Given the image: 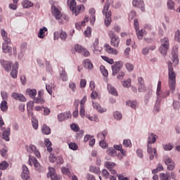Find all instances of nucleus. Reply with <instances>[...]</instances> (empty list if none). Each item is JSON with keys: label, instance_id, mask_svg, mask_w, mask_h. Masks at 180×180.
<instances>
[{"label": "nucleus", "instance_id": "nucleus-60", "mask_svg": "<svg viewBox=\"0 0 180 180\" xmlns=\"http://www.w3.org/2000/svg\"><path fill=\"white\" fill-rule=\"evenodd\" d=\"M146 91H147V87L146 86V84H141L138 87L139 92H146Z\"/></svg>", "mask_w": 180, "mask_h": 180}, {"label": "nucleus", "instance_id": "nucleus-58", "mask_svg": "<svg viewBox=\"0 0 180 180\" xmlns=\"http://www.w3.org/2000/svg\"><path fill=\"white\" fill-rule=\"evenodd\" d=\"M101 58H103V60H104V61H106V63H108V64H114L115 60H113V59L112 58H108V56H101Z\"/></svg>", "mask_w": 180, "mask_h": 180}, {"label": "nucleus", "instance_id": "nucleus-6", "mask_svg": "<svg viewBox=\"0 0 180 180\" xmlns=\"http://www.w3.org/2000/svg\"><path fill=\"white\" fill-rule=\"evenodd\" d=\"M161 46L159 48V51L162 56H167V51L169 49V39L168 37H165L160 40Z\"/></svg>", "mask_w": 180, "mask_h": 180}, {"label": "nucleus", "instance_id": "nucleus-59", "mask_svg": "<svg viewBox=\"0 0 180 180\" xmlns=\"http://www.w3.org/2000/svg\"><path fill=\"white\" fill-rule=\"evenodd\" d=\"M124 147H131V141L130 139H124L123 141Z\"/></svg>", "mask_w": 180, "mask_h": 180}, {"label": "nucleus", "instance_id": "nucleus-61", "mask_svg": "<svg viewBox=\"0 0 180 180\" xmlns=\"http://www.w3.org/2000/svg\"><path fill=\"white\" fill-rule=\"evenodd\" d=\"M75 50L77 53H82V51L84 50V48L79 44H75Z\"/></svg>", "mask_w": 180, "mask_h": 180}, {"label": "nucleus", "instance_id": "nucleus-31", "mask_svg": "<svg viewBox=\"0 0 180 180\" xmlns=\"http://www.w3.org/2000/svg\"><path fill=\"white\" fill-rule=\"evenodd\" d=\"M46 32H47V27H43L42 28H40L39 32L38 33V37L39 39H44V37H46Z\"/></svg>", "mask_w": 180, "mask_h": 180}, {"label": "nucleus", "instance_id": "nucleus-17", "mask_svg": "<svg viewBox=\"0 0 180 180\" xmlns=\"http://www.w3.org/2000/svg\"><path fill=\"white\" fill-rule=\"evenodd\" d=\"M18 70H19V63L15 62L12 66L11 76L12 78H18Z\"/></svg>", "mask_w": 180, "mask_h": 180}, {"label": "nucleus", "instance_id": "nucleus-8", "mask_svg": "<svg viewBox=\"0 0 180 180\" xmlns=\"http://www.w3.org/2000/svg\"><path fill=\"white\" fill-rule=\"evenodd\" d=\"M108 37L110 40V45L112 46V47H119V44H120V39H119V37H117L113 31L108 32Z\"/></svg>", "mask_w": 180, "mask_h": 180}, {"label": "nucleus", "instance_id": "nucleus-55", "mask_svg": "<svg viewBox=\"0 0 180 180\" xmlns=\"http://www.w3.org/2000/svg\"><path fill=\"white\" fill-rule=\"evenodd\" d=\"M32 127L35 130H37L38 127H39V122L37 121V120H36V118H32Z\"/></svg>", "mask_w": 180, "mask_h": 180}, {"label": "nucleus", "instance_id": "nucleus-11", "mask_svg": "<svg viewBox=\"0 0 180 180\" xmlns=\"http://www.w3.org/2000/svg\"><path fill=\"white\" fill-rule=\"evenodd\" d=\"M49 173L47 174V178H51V180H61V176L56 174V169L53 167H49Z\"/></svg>", "mask_w": 180, "mask_h": 180}, {"label": "nucleus", "instance_id": "nucleus-20", "mask_svg": "<svg viewBox=\"0 0 180 180\" xmlns=\"http://www.w3.org/2000/svg\"><path fill=\"white\" fill-rule=\"evenodd\" d=\"M62 70H60L59 75L60 79L63 82L68 81V75H67V72H65V69L64 68L60 67Z\"/></svg>", "mask_w": 180, "mask_h": 180}, {"label": "nucleus", "instance_id": "nucleus-48", "mask_svg": "<svg viewBox=\"0 0 180 180\" xmlns=\"http://www.w3.org/2000/svg\"><path fill=\"white\" fill-rule=\"evenodd\" d=\"M113 116L116 120H122V118L123 117V115L119 111L114 112Z\"/></svg>", "mask_w": 180, "mask_h": 180}, {"label": "nucleus", "instance_id": "nucleus-18", "mask_svg": "<svg viewBox=\"0 0 180 180\" xmlns=\"http://www.w3.org/2000/svg\"><path fill=\"white\" fill-rule=\"evenodd\" d=\"M93 47L94 53H95V54H101V51H102V47L99 46V39H95Z\"/></svg>", "mask_w": 180, "mask_h": 180}, {"label": "nucleus", "instance_id": "nucleus-47", "mask_svg": "<svg viewBox=\"0 0 180 180\" xmlns=\"http://www.w3.org/2000/svg\"><path fill=\"white\" fill-rule=\"evenodd\" d=\"M1 157L6 158L8 157V148L4 147L0 150Z\"/></svg>", "mask_w": 180, "mask_h": 180}, {"label": "nucleus", "instance_id": "nucleus-3", "mask_svg": "<svg viewBox=\"0 0 180 180\" xmlns=\"http://www.w3.org/2000/svg\"><path fill=\"white\" fill-rule=\"evenodd\" d=\"M168 75H169V87L172 94L175 92L176 86V74L174 72V68L171 61L168 62Z\"/></svg>", "mask_w": 180, "mask_h": 180}, {"label": "nucleus", "instance_id": "nucleus-30", "mask_svg": "<svg viewBox=\"0 0 180 180\" xmlns=\"http://www.w3.org/2000/svg\"><path fill=\"white\" fill-rule=\"evenodd\" d=\"M9 136H11V129L8 128L3 132L2 139L6 141H9Z\"/></svg>", "mask_w": 180, "mask_h": 180}, {"label": "nucleus", "instance_id": "nucleus-33", "mask_svg": "<svg viewBox=\"0 0 180 180\" xmlns=\"http://www.w3.org/2000/svg\"><path fill=\"white\" fill-rule=\"evenodd\" d=\"M84 68H87V70H92V68H94V65L89 59H86L84 61Z\"/></svg>", "mask_w": 180, "mask_h": 180}, {"label": "nucleus", "instance_id": "nucleus-46", "mask_svg": "<svg viewBox=\"0 0 180 180\" xmlns=\"http://www.w3.org/2000/svg\"><path fill=\"white\" fill-rule=\"evenodd\" d=\"M90 172H94V174H97L99 175L101 174V171L99 170V167L95 166H90L89 167Z\"/></svg>", "mask_w": 180, "mask_h": 180}, {"label": "nucleus", "instance_id": "nucleus-2", "mask_svg": "<svg viewBox=\"0 0 180 180\" xmlns=\"http://www.w3.org/2000/svg\"><path fill=\"white\" fill-rule=\"evenodd\" d=\"M51 13L56 20H58L60 25L64 24V20H66V22H68L69 20L68 16L61 13V8L55 4H52L51 6Z\"/></svg>", "mask_w": 180, "mask_h": 180}, {"label": "nucleus", "instance_id": "nucleus-29", "mask_svg": "<svg viewBox=\"0 0 180 180\" xmlns=\"http://www.w3.org/2000/svg\"><path fill=\"white\" fill-rule=\"evenodd\" d=\"M136 33L139 40H141L144 35L147 34V31L146 30H136Z\"/></svg>", "mask_w": 180, "mask_h": 180}, {"label": "nucleus", "instance_id": "nucleus-4", "mask_svg": "<svg viewBox=\"0 0 180 180\" xmlns=\"http://www.w3.org/2000/svg\"><path fill=\"white\" fill-rule=\"evenodd\" d=\"M156 95L157 99L154 105V111L158 113L161 110V101L164 99V91L161 90V81L158 83Z\"/></svg>", "mask_w": 180, "mask_h": 180}, {"label": "nucleus", "instance_id": "nucleus-64", "mask_svg": "<svg viewBox=\"0 0 180 180\" xmlns=\"http://www.w3.org/2000/svg\"><path fill=\"white\" fill-rule=\"evenodd\" d=\"M173 108L174 110H179L180 109V103L179 101H174L173 102Z\"/></svg>", "mask_w": 180, "mask_h": 180}, {"label": "nucleus", "instance_id": "nucleus-5", "mask_svg": "<svg viewBox=\"0 0 180 180\" xmlns=\"http://www.w3.org/2000/svg\"><path fill=\"white\" fill-rule=\"evenodd\" d=\"M67 4L70 11L72 12V14L76 16L78 15V13H79L81 11H85V6L84 5L77 6V1H75V0H68Z\"/></svg>", "mask_w": 180, "mask_h": 180}, {"label": "nucleus", "instance_id": "nucleus-45", "mask_svg": "<svg viewBox=\"0 0 180 180\" xmlns=\"http://www.w3.org/2000/svg\"><path fill=\"white\" fill-rule=\"evenodd\" d=\"M163 161H164L165 165H167V166H168V165H169V164H172V162H174V160H172V158L168 157V155L164 156Z\"/></svg>", "mask_w": 180, "mask_h": 180}, {"label": "nucleus", "instance_id": "nucleus-42", "mask_svg": "<svg viewBox=\"0 0 180 180\" xmlns=\"http://www.w3.org/2000/svg\"><path fill=\"white\" fill-rule=\"evenodd\" d=\"M167 8L169 11H174L175 9V3L172 0H167Z\"/></svg>", "mask_w": 180, "mask_h": 180}, {"label": "nucleus", "instance_id": "nucleus-34", "mask_svg": "<svg viewBox=\"0 0 180 180\" xmlns=\"http://www.w3.org/2000/svg\"><path fill=\"white\" fill-rule=\"evenodd\" d=\"M1 34L4 41H7V43H11V39L8 37V33L6 32V31H5V30H1Z\"/></svg>", "mask_w": 180, "mask_h": 180}, {"label": "nucleus", "instance_id": "nucleus-15", "mask_svg": "<svg viewBox=\"0 0 180 180\" xmlns=\"http://www.w3.org/2000/svg\"><path fill=\"white\" fill-rule=\"evenodd\" d=\"M22 174H21V178L24 180H27L29 178H30V174L29 173V168H27V165H23L22 167Z\"/></svg>", "mask_w": 180, "mask_h": 180}, {"label": "nucleus", "instance_id": "nucleus-39", "mask_svg": "<svg viewBox=\"0 0 180 180\" xmlns=\"http://www.w3.org/2000/svg\"><path fill=\"white\" fill-rule=\"evenodd\" d=\"M160 180H171L169 172H167L166 173H161L160 174Z\"/></svg>", "mask_w": 180, "mask_h": 180}, {"label": "nucleus", "instance_id": "nucleus-57", "mask_svg": "<svg viewBox=\"0 0 180 180\" xmlns=\"http://www.w3.org/2000/svg\"><path fill=\"white\" fill-rule=\"evenodd\" d=\"M34 101L35 102V103H39L40 105L44 103V99H43L41 97H35L34 98Z\"/></svg>", "mask_w": 180, "mask_h": 180}, {"label": "nucleus", "instance_id": "nucleus-12", "mask_svg": "<svg viewBox=\"0 0 180 180\" xmlns=\"http://www.w3.org/2000/svg\"><path fill=\"white\" fill-rule=\"evenodd\" d=\"M172 60L174 65H178V64H179V59L178 58V48L176 46H174L172 49Z\"/></svg>", "mask_w": 180, "mask_h": 180}, {"label": "nucleus", "instance_id": "nucleus-19", "mask_svg": "<svg viewBox=\"0 0 180 180\" xmlns=\"http://www.w3.org/2000/svg\"><path fill=\"white\" fill-rule=\"evenodd\" d=\"M157 135L153 132H149L148 134V144H154L157 141Z\"/></svg>", "mask_w": 180, "mask_h": 180}, {"label": "nucleus", "instance_id": "nucleus-24", "mask_svg": "<svg viewBox=\"0 0 180 180\" xmlns=\"http://www.w3.org/2000/svg\"><path fill=\"white\" fill-rule=\"evenodd\" d=\"M105 51H107L108 54H112L113 56H117L118 54L116 49L112 48L109 44H105Z\"/></svg>", "mask_w": 180, "mask_h": 180}, {"label": "nucleus", "instance_id": "nucleus-7", "mask_svg": "<svg viewBox=\"0 0 180 180\" xmlns=\"http://www.w3.org/2000/svg\"><path fill=\"white\" fill-rule=\"evenodd\" d=\"M29 165H30L31 167L34 165L36 171H38L39 172L44 171V167L40 165V162H39V160H37V159H36V158H34V156H29Z\"/></svg>", "mask_w": 180, "mask_h": 180}, {"label": "nucleus", "instance_id": "nucleus-38", "mask_svg": "<svg viewBox=\"0 0 180 180\" xmlns=\"http://www.w3.org/2000/svg\"><path fill=\"white\" fill-rule=\"evenodd\" d=\"M106 136H108L107 129H105L101 133H98L97 134V137H98V139H100V140H105Z\"/></svg>", "mask_w": 180, "mask_h": 180}, {"label": "nucleus", "instance_id": "nucleus-10", "mask_svg": "<svg viewBox=\"0 0 180 180\" xmlns=\"http://www.w3.org/2000/svg\"><path fill=\"white\" fill-rule=\"evenodd\" d=\"M147 151L148 154H150L149 156V159L150 160H154V158L155 157L158 158V153H157V149L155 148H153V144L151 143H148L147 145Z\"/></svg>", "mask_w": 180, "mask_h": 180}, {"label": "nucleus", "instance_id": "nucleus-41", "mask_svg": "<svg viewBox=\"0 0 180 180\" xmlns=\"http://www.w3.org/2000/svg\"><path fill=\"white\" fill-rule=\"evenodd\" d=\"M26 148H27V153H29L30 154H32V153H34V151H36L37 150L36 146L33 144H30L28 146H27Z\"/></svg>", "mask_w": 180, "mask_h": 180}, {"label": "nucleus", "instance_id": "nucleus-43", "mask_svg": "<svg viewBox=\"0 0 180 180\" xmlns=\"http://www.w3.org/2000/svg\"><path fill=\"white\" fill-rule=\"evenodd\" d=\"M8 167H9V163H8V162L4 160L0 162V169L1 171H5V169H8Z\"/></svg>", "mask_w": 180, "mask_h": 180}, {"label": "nucleus", "instance_id": "nucleus-21", "mask_svg": "<svg viewBox=\"0 0 180 180\" xmlns=\"http://www.w3.org/2000/svg\"><path fill=\"white\" fill-rule=\"evenodd\" d=\"M92 103L94 109H96V111L98 112L99 113H105V112H106V108H102L100 103H98L94 101H93Z\"/></svg>", "mask_w": 180, "mask_h": 180}, {"label": "nucleus", "instance_id": "nucleus-62", "mask_svg": "<svg viewBox=\"0 0 180 180\" xmlns=\"http://www.w3.org/2000/svg\"><path fill=\"white\" fill-rule=\"evenodd\" d=\"M86 117H87L89 120H91V122H98V117L96 115H93V116L86 115Z\"/></svg>", "mask_w": 180, "mask_h": 180}, {"label": "nucleus", "instance_id": "nucleus-49", "mask_svg": "<svg viewBox=\"0 0 180 180\" xmlns=\"http://www.w3.org/2000/svg\"><path fill=\"white\" fill-rule=\"evenodd\" d=\"M100 71L101 72L103 77H108V75H109V73L108 72V70H106V68L103 65L100 66Z\"/></svg>", "mask_w": 180, "mask_h": 180}, {"label": "nucleus", "instance_id": "nucleus-37", "mask_svg": "<svg viewBox=\"0 0 180 180\" xmlns=\"http://www.w3.org/2000/svg\"><path fill=\"white\" fill-rule=\"evenodd\" d=\"M44 144L47 147V150L49 151V153H51V151H53V148H51V141H50V139H45Z\"/></svg>", "mask_w": 180, "mask_h": 180}, {"label": "nucleus", "instance_id": "nucleus-9", "mask_svg": "<svg viewBox=\"0 0 180 180\" xmlns=\"http://www.w3.org/2000/svg\"><path fill=\"white\" fill-rule=\"evenodd\" d=\"M122 68H123V62L122 61L115 62V64L111 66L112 71V75L113 77H116V75H117V72H119V71H120V70H122Z\"/></svg>", "mask_w": 180, "mask_h": 180}, {"label": "nucleus", "instance_id": "nucleus-40", "mask_svg": "<svg viewBox=\"0 0 180 180\" xmlns=\"http://www.w3.org/2000/svg\"><path fill=\"white\" fill-rule=\"evenodd\" d=\"M107 154L108 155H110L111 157H116L117 155V152H116V150L113 148H110L107 150Z\"/></svg>", "mask_w": 180, "mask_h": 180}, {"label": "nucleus", "instance_id": "nucleus-32", "mask_svg": "<svg viewBox=\"0 0 180 180\" xmlns=\"http://www.w3.org/2000/svg\"><path fill=\"white\" fill-rule=\"evenodd\" d=\"M8 102L2 101L0 103V109L1 112H8Z\"/></svg>", "mask_w": 180, "mask_h": 180}, {"label": "nucleus", "instance_id": "nucleus-35", "mask_svg": "<svg viewBox=\"0 0 180 180\" xmlns=\"http://www.w3.org/2000/svg\"><path fill=\"white\" fill-rule=\"evenodd\" d=\"M105 168L108 169L109 171H112L115 167H116V163L113 162H105L104 164Z\"/></svg>", "mask_w": 180, "mask_h": 180}, {"label": "nucleus", "instance_id": "nucleus-36", "mask_svg": "<svg viewBox=\"0 0 180 180\" xmlns=\"http://www.w3.org/2000/svg\"><path fill=\"white\" fill-rule=\"evenodd\" d=\"M41 130H42L43 134L49 135V134H51V129H50V127L46 124L43 125Z\"/></svg>", "mask_w": 180, "mask_h": 180}, {"label": "nucleus", "instance_id": "nucleus-63", "mask_svg": "<svg viewBox=\"0 0 180 180\" xmlns=\"http://www.w3.org/2000/svg\"><path fill=\"white\" fill-rule=\"evenodd\" d=\"M174 40L180 43V30H177L175 33Z\"/></svg>", "mask_w": 180, "mask_h": 180}, {"label": "nucleus", "instance_id": "nucleus-28", "mask_svg": "<svg viewBox=\"0 0 180 180\" xmlns=\"http://www.w3.org/2000/svg\"><path fill=\"white\" fill-rule=\"evenodd\" d=\"M26 94L27 96H30V98H32V99H34L36 98V95H37V91L34 89H28L26 91Z\"/></svg>", "mask_w": 180, "mask_h": 180}, {"label": "nucleus", "instance_id": "nucleus-26", "mask_svg": "<svg viewBox=\"0 0 180 180\" xmlns=\"http://www.w3.org/2000/svg\"><path fill=\"white\" fill-rule=\"evenodd\" d=\"M9 43L11 42L4 41L3 43L2 50L3 53H5L6 54H7V53H10L11 51H12V48L8 46Z\"/></svg>", "mask_w": 180, "mask_h": 180}, {"label": "nucleus", "instance_id": "nucleus-27", "mask_svg": "<svg viewBox=\"0 0 180 180\" xmlns=\"http://www.w3.org/2000/svg\"><path fill=\"white\" fill-rule=\"evenodd\" d=\"M89 12L90 15V23L91 25H94V23H95V20H96V18L95 17V8H90Z\"/></svg>", "mask_w": 180, "mask_h": 180}, {"label": "nucleus", "instance_id": "nucleus-53", "mask_svg": "<svg viewBox=\"0 0 180 180\" xmlns=\"http://www.w3.org/2000/svg\"><path fill=\"white\" fill-rule=\"evenodd\" d=\"M122 85L124 88H129L131 85V79H127V80L124 81Z\"/></svg>", "mask_w": 180, "mask_h": 180}, {"label": "nucleus", "instance_id": "nucleus-14", "mask_svg": "<svg viewBox=\"0 0 180 180\" xmlns=\"http://www.w3.org/2000/svg\"><path fill=\"white\" fill-rule=\"evenodd\" d=\"M0 64L7 72H9L11 70H12V63L10 61L5 60V59H1Z\"/></svg>", "mask_w": 180, "mask_h": 180}, {"label": "nucleus", "instance_id": "nucleus-51", "mask_svg": "<svg viewBox=\"0 0 180 180\" xmlns=\"http://www.w3.org/2000/svg\"><path fill=\"white\" fill-rule=\"evenodd\" d=\"M125 67H126L127 71H129V72H131V71H133V70H134V65H133V64H131L130 63H127L125 64Z\"/></svg>", "mask_w": 180, "mask_h": 180}, {"label": "nucleus", "instance_id": "nucleus-44", "mask_svg": "<svg viewBox=\"0 0 180 180\" xmlns=\"http://www.w3.org/2000/svg\"><path fill=\"white\" fill-rule=\"evenodd\" d=\"M68 34L65 32H64L63 30H60V32L59 33V37L62 41H65L67 40Z\"/></svg>", "mask_w": 180, "mask_h": 180}, {"label": "nucleus", "instance_id": "nucleus-56", "mask_svg": "<svg viewBox=\"0 0 180 180\" xmlns=\"http://www.w3.org/2000/svg\"><path fill=\"white\" fill-rule=\"evenodd\" d=\"M162 147L165 151H171L174 148V146L171 143L163 145Z\"/></svg>", "mask_w": 180, "mask_h": 180}, {"label": "nucleus", "instance_id": "nucleus-22", "mask_svg": "<svg viewBox=\"0 0 180 180\" xmlns=\"http://www.w3.org/2000/svg\"><path fill=\"white\" fill-rule=\"evenodd\" d=\"M127 106H129V108H131V109H134L136 110L137 108H139V102L137 101H126Z\"/></svg>", "mask_w": 180, "mask_h": 180}, {"label": "nucleus", "instance_id": "nucleus-52", "mask_svg": "<svg viewBox=\"0 0 180 180\" xmlns=\"http://www.w3.org/2000/svg\"><path fill=\"white\" fill-rule=\"evenodd\" d=\"M13 3L9 4V8L13 11H16V9H18V1H15L14 0H13Z\"/></svg>", "mask_w": 180, "mask_h": 180}, {"label": "nucleus", "instance_id": "nucleus-54", "mask_svg": "<svg viewBox=\"0 0 180 180\" xmlns=\"http://www.w3.org/2000/svg\"><path fill=\"white\" fill-rule=\"evenodd\" d=\"M69 148H70V150H73V151H77V150H78V145L75 143L71 142L69 143Z\"/></svg>", "mask_w": 180, "mask_h": 180}, {"label": "nucleus", "instance_id": "nucleus-50", "mask_svg": "<svg viewBox=\"0 0 180 180\" xmlns=\"http://www.w3.org/2000/svg\"><path fill=\"white\" fill-rule=\"evenodd\" d=\"M61 172L63 174H64L65 175H68V176H70V175H71V173L70 172V169L68 167H62Z\"/></svg>", "mask_w": 180, "mask_h": 180}, {"label": "nucleus", "instance_id": "nucleus-1", "mask_svg": "<svg viewBox=\"0 0 180 180\" xmlns=\"http://www.w3.org/2000/svg\"><path fill=\"white\" fill-rule=\"evenodd\" d=\"M110 5H112L113 8H115V9H117V8H120L121 4L120 3H117L115 5H113L112 0L105 1L102 13L103 15L105 16L104 23L106 27H109V26H110V23H112V11L109 10V8H110Z\"/></svg>", "mask_w": 180, "mask_h": 180}, {"label": "nucleus", "instance_id": "nucleus-13", "mask_svg": "<svg viewBox=\"0 0 180 180\" xmlns=\"http://www.w3.org/2000/svg\"><path fill=\"white\" fill-rule=\"evenodd\" d=\"M132 5L135 8H139V9H141L142 12H144L146 11V5L144 4V1L142 0H133Z\"/></svg>", "mask_w": 180, "mask_h": 180}, {"label": "nucleus", "instance_id": "nucleus-25", "mask_svg": "<svg viewBox=\"0 0 180 180\" xmlns=\"http://www.w3.org/2000/svg\"><path fill=\"white\" fill-rule=\"evenodd\" d=\"M107 89L111 95H113V96H117L119 94H117V90L112 86L110 84H107Z\"/></svg>", "mask_w": 180, "mask_h": 180}, {"label": "nucleus", "instance_id": "nucleus-16", "mask_svg": "<svg viewBox=\"0 0 180 180\" xmlns=\"http://www.w3.org/2000/svg\"><path fill=\"white\" fill-rule=\"evenodd\" d=\"M11 98L15 101H19V102H26V97L22 94L13 92L11 94Z\"/></svg>", "mask_w": 180, "mask_h": 180}, {"label": "nucleus", "instance_id": "nucleus-23", "mask_svg": "<svg viewBox=\"0 0 180 180\" xmlns=\"http://www.w3.org/2000/svg\"><path fill=\"white\" fill-rule=\"evenodd\" d=\"M21 5L24 9H29L30 8H33V6H34V4L29 0H23Z\"/></svg>", "mask_w": 180, "mask_h": 180}]
</instances>
